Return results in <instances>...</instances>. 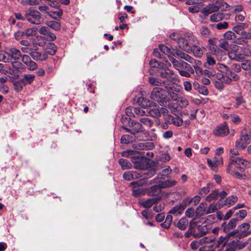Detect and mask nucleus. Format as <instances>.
<instances>
[{
  "mask_svg": "<svg viewBox=\"0 0 251 251\" xmlns=\"http://www.w3.org/2000/svg\"><path fill=\"white\" fill-rule=\"evenodd\" d=\"M155 172L154 170H147V172L144 174L145 175H147V176H143V178H141L138 181H133L130 183L133 188L132 194L134 196L137 197L147 193L146 189L142 188L141 186H147L158 182V177L152 180L148 179L149 178L155 175Z\"/></svg>",
  "mask_w": 251,
  "mask_h": 251,
  "instance_id": "1",
  "label": "nucleus"
},
{
  "mask_svg": "<svg viewBox=\"0 0 251 251\" xmlns=\"http://www.w3.org/2000/svg\"><path fill=\"white\" fill-rule=\"evenodd\" d=\"M221 70L226 71V75L221 73H217L215 76V86L218 89H223L225 84H228L232 80L237 81L239 76L234 72L230 71L228 67L225 65H219Z\"/></svg>",
  "mask_w": 251,
  "mask_h": 251,
  "instance_id": "2",
  "label": "nucleus"
},
{
  "mask_svg": "<svg viewBox=\"0 0 251 251\" xmlns=\"http://www.w3.org/2000/svg\"><path fill=\"white\" fill-rule=\"evenodd\" d=\"M211 228L210 224L197 225L193 222H190L188 232L195 238H199L208 233Z\"/></svg>",
  "mask_w": 251,
  "mask_h": 251,
  "instance_id": "3",
  "label": "nucleus"
},
{
  "mask_svg": "<svg viewBox=\"0 0 251 251\" xmlns=\"http://www.w3.org/2000/svg\"><path fill=\"white\" fill-rule=\"evenodd\" d=\"M251 141V132L246 129L242 130L240 133V138L235 142V147L237 149L244 150Z\"/></svg>",
  "mask_w": 251,
  "mask_h": 251,
  "instance_id": "4",
  "label": "nucleus"
},
{
  "mask_svg": "<svg viewBox=\"0 0 251 251\" xmlns=\"http://www.w3.org/2000/svg\"><path fill=\"white\" fill-rule=\"evenodd\" d=\"M249 49L244 48V50H243V48L233 49L228 52V56L231 59L237 61H243L245 56L251 55V48H250L249 52L247 50Z\"/></svg>",
  "mask_w": 251,
  "mask_h": 251,
  "instance_id": "5",
  "label": "nucleus"
},
{
  "mask_svg": "<svg viewBox=\"0 0 251 251\" xmlns=\"http://www.w3.org/2000/svg\"><path fill=\"white\" fill-rule=\"evenodd\" d=\"M178 47H199L198 40L197 38L191 33H187L184 38L180 37L178 39Z\"/></svg>",
  "mask_w": 251,
  "mask_h": 251,
  "instance_id": "6",
  "label": "nucleus"
},
{
  "mask_svg": "<svg viewBox=\"0 0 251 251\" xmlns=\"http://www.w3.org/2000/svg\"><path fill=\"white\" fill-rule=\"evenodd\" d=\"M229 5L226 3L222 1L220 3L215 2V4H208L203 10V13L204 15L212 12L218 11H224L228 9Z\"/></svg>",
  "mask_w": 251,
  "mask_h": 251,
  "instance_id": "7",
  "label": "nucleus"
},
{
  "mask_svg": "<svg viewBox=\"0 0 251 251\" xmlns=\"http://www.w3.org/2000/svg\"><path fill=\"white\" fill-rule=\"evenodd\" d=\"M166 91L160 87H155L151 93L150 98L163 106L165 103Z\"/></svg>",
  "mask_w": 251,
  "mask_h": 251,
  "instance_id": "8",
  "label": "nucleus"
},
{
  "mask_svg": "<svg viewBox=\"0 0 251 251\" xmlns=\"http://www.w3.org/2000/svg\"><path fill=\"white\" fill-rule=\"evenodd\" d=\"M249 165L250 162L249 161L238 157L231 159L227 168H228L229 169H236L240 171H242L249 167Z\"/></svg>",
  "mask_w": 251,
  "mask_h": 251,
  "instance_id": "9",
  "label": "nucleus"
},
{
  "mask_svg": "<svg viewBox=\"0 0 251 251\" xmlns=\"http://www.w3.org/2000/svg\"><path fill=\"white\" fill-rule=\"evenodd\" d=\"M25 18L28 22L32 24L38 25L41 23L40 12L32 8L26 11Z\"/></svg>",
  "mask_w": 251,
  "mask_h": 251,
  "instance_id": "10",
  "label": "nucleus"
},
{
  "mask_svg": "<svg viewBox=\"0 0 251 251\" xmlns=\"http://www.w3.org/2000/svg\"><path fill=\"white\" fill-rule=\"evenodd\" d=\"M241 239L236 237V238L231 241L227 246L232 251H235L236 250H242L247 246L248 242L246 240H241Z\"/></svg>",
  "mask_w": 251,
  "mask_h": 251,
  "instance_id": "11",
  "label": "nucleus"
},
{
  "mask_svg": "<svg viewBox=\"0 0 251 251\" xmlns=\"http://www.w3.org/2000/svg\"><path fill=\"white\" fill-rule=\"evenodd\" d=\"M238 234L236 236L239 238H244L251 234V225L247 223H244L238 226Z\"/></svg>",
  "mask_w": 251,
  "mask_h": 251,
  "instance_id": "12",
  "label": "nucleus"
},
{
  "mask_svg": "<svg viewBox=\"0 0 251 251\" xmlns=\"http://www.w3.org/2000/svg\"><path fill=\"white\" fill-rule=\"evenodd\" d=\"M173 51L174 48H155L153 54L155 56L160 58H164L166 55L170 58L171 55H173Z\"/></svg>",
  "mask_w": 251,
  "mask_h": 251,
  "instance_id": "13",
  "label": "nucleus"
},
{
  "mask_svg": "<svg viewBox=\"0 0 251 251\" xmlns=\"http://www.w3.org/2000/svg\"><path fill=\"white\" fill-rule=\"evenodd\" d=\"M146 172H147V171H126L123 174V177L128 181L134 179L143 178V176H147V175L144 174Z\"/></svg>",
  "mask_w": 251,
  "mask_h": 251,
  "instance_id": "14",
  "label": "nucleus"
},
{
  "mask_svg": "<svg viewBox=\"0 0 251 251\" xmlns=\"http://www.w3.org/2000/svg\"><path fill=\"white\" fill-rule=\"evenodd\" d=\"M129 126L130 127V128H128L124 126H123V128L127 132H130L133 135H135L138 133L142 132L144 131V127L141 124L140 122L139 123L133 121L129 123Z\"/></svg>",
  "mask_w": 251,
  "mask_h": 251,
  "instance_id": "15",
  "label": "nucleus"
},
{
  "mask_svg": "<svg viewBox=\"0 0 251 251\" xmlns=\"http://www.w3.org/2000/svg\"><path fill=\"white\" fill-rule=\"evenodd\" d=\"M131 162L134 164V168L138 170H144L147 167V161L140 157L133 156L131 158Z\"/></svg>",
  "mask_w": 251,
  "mask_h": 251,
  "instance_id": "16",
  "label": "nucleus"
},
{
  "mask_svg": "<svg viewBox=\"0 0 251 251\" xmlns=\"http://www.w3.org/2000/svg\"><path fill=\"white\" fill-rule=\"evenodd\" d=\"M223 11H218L210 16V20L213 22H218L223 19L228 20L231 16L229 13H223Z\"/></svg>",
  "mask_w": 251,
  "mask_h": 251,
  "instance_id": "17",
  "label": "nucleus"
},
{
  "mask_svg": "<svg viewBox=\"0 0 251 251\" xmlns=\"http://www.w3.org/2000/svg\"><path fill=\"white\" fill-rule=\"evenodd\" d=\"M213 134L216 136H225L229 133V129L226 123L217 126L213 131Z\"/></svg>",
  "mask_w": 251,
  "mask_h": 251,
  "instance_id": "18",
  "label": "nucleus"
},
{
  "mask_svg": "<svg viewBox=\"0 0 251 251\" xmlns=\"http://www.w3.org/2000/svg\"><path fill=\"white\" fill-rule=\"evenodd\" d=\"M238 198L236 196H231L228 197L225 200H220L218 201L219 207L226 206L227 207L234 205L237 201Z\"/></svg>",
  "mask_w": 251,
  "mask_h": 251,
  "instance_id": "19",
  "label": "nucleus"
},
{
  "mask_svg": "<svg viewBox=\"0 0 251 251\" xmlns=\"http://www.w3.org/2000/svg\"><path fill=\"white\" fill-rule=\"evenodd\" d=\"M167 90L168 96L174 101H179L180 97L176 93L178 92L175 86H171L168 84L167 87H165Z\"/></svg>",
  "mask_w": 251,
  "mask_h": 251,
  "instance_id": "20",
  "label": "nucleus"
},
{
  "mask_svg": "<svg viewBox=\"0 0 251 251\" xmlns=\"http://www.w3.org/2000/svg\"><path fill=\"white\" fill-rule=\"evenodd\" d=\"M237 223L233 218L230 220L228 222H224L221 226V228L225 233L229 232L230 230L234 229L237 226Z\"/></svg>",
  "mask_w": 251,
  "mask_h": 251,
  "instance_id": "21",
  "label": "nucleus"
},
{
  "mask_svg": "<svg viewBox=\"0 0 251 251\" xmlns=\"http://www.w3.org/2000/svg\"><path fill=\"white\" fill-rule=\"evenodd\" d=\"M219 65L222 64L220 63L217 64L215 59L213 57H211L209 55H207L206 61L204 65L205 67L207 68H210V67H215L218 70L220 71L221 70V68H220Z\"/></svg>",
  "mask_w": 251,
  "mask_h": 251,
  "instance_id": "22",
  "label": "nucleus"
},
{
  "mask_svg": "<svg viewBox=\"0 0 251 251\" xmlns=\"http://www.w3.org/2000/svg\"><path fill=\"white\" fill-rule=\"evenodd\" d=\"M228 240L229 239L226 235L225 236H221L217 241H215L214 245L212 246H214L215 248H219L221 245H222L221 247L219 249H221V250L225 249L226 247L227 246V245H226V243Z\"/></svg>",
  "mask_w": 251,
  "mask_h": 251,
  "instance_id": "23",
  "label": "nucleus"
},
{
  "mask_svg": "<svg viewBox=\"0 0 251 251\" xmlns=\"http://www.w3.org/2000/svg\"><path fill=\"white\" fill-rule=\"evenodd\" d=\"M173 56L175 57H180L184 58L185 60L190 63H193V61L194 60V59L192 57L188 54L179 51L177 50V48H174V51H173Z\"/></svg>",
  "mask_w": 251,
  "mask_h": 251,
  "instance_id": "24",
  "label": "nucleus"
},
{
  "mask_svg": "<svg viewBox=\"0 0 251 251\" xmlns=\"http://www.w3.org/2000/svg\"><path fill=\"white\" fill-rule=\"evenodd\" d=\"M186 207V205L183 203V201L180 205H177L173 207L170 211L169 214H173L175 216L181 215L184 209Z\"/></svg>",
  "mask_w": 251,
  "mask_h": 251,
  "instance_id": "25",
  "label": "nucleus"
},
{
  "mask_svg": "<svg viewBox=\"0 0 251 251\" xmlns=\"http://www.w3.org/2000/svg\"><path fill=\"white\" fill-rule=\"evenodd\" d=\"M160 187L159 185H154L151 186L150 189H146L147 194L150 196L154 197H160L158 194L160 193Z\"/></svg>",
  "mask_w": 251,
  "mask_h": 251,
  "instance_id": "26",
  "label": "nucleus"
},
{
  "mask_svg": "<svg viewBox=\"0 0 251 251\" xmlns=\"http://www.w3.org/2000/svg\"><path fill=\"white\" fill-rule=\"evenodd\" d=\"M149 82L150 84L153 86H161L167 87L168 84L166 81L161 80L157 78L150 76L149 77Z\"/></svg>",
  "mask_w": 251,
  "mask_h": 251,
  "instance_id": "27",
  "label": "nucleus"
},
{
  "mask_svg": "<svg viewBox=\"0 0 251 251\" xmlns=\"http://www.w3.org/2000/svg\"><path fill=\"white\" fill-rule=\"evenodd\" d=\"M30 55L33 59L36 60H44L47 58L46 52L41 53L37 51L31 52Z\"/></svg>",
  "mask_w": 251,
  "mask_h": 251,
  "instance_id": "28",
  "label": "nucleus"
},
{
  "mask_svg": "<svg viewBox=\"0 0 251 251\" xmlns=\"http://www.w3.org/2000/svg\"><path fill=\"white\" fill-rule=\"evenodd\" d=\"M7 51H9L8 54L14 60H17L21 56V51L17 50V48H7Z\"/></svg>",
  "mask_w": 251,
  "mask_h": 251,
  "instance_id": "29",
  "label": "nucleus"
},
{
  "mask_svg": "<svg viewBox=\"0 0 251 251\" xmlns=\"http://www.w3.org/2000/svg\"><path fill=\"white\" fill-rule=\"evenodd\" d=\"M247 215V213L245 210H240L237 211H235L234 216L236 217L233 218L236 221L237 223H238L239 221L243 220Z\"/></svg>",
  "mask_w": 251,
  "mask_h": 251,
  "instance_id": "30",
  "label": "nucleus"
},
{
  "mask_svg": "<svg viewBox=\"0 0 251 251\" xmlns=\"http://www.w3.org/2000/svg\"><path fill=\"white\" fill-rule=\"evenodd\" d=\"M160 197H153L145 201L142 202V205L146 208L151 207L153 204L155 203L157 201L160 200Z\"/></svg>",
  "mask_w": 251,
  "mask_h": 251,
  "instance_id": "31",
  "label": "nucleus"
},
{
  "mask_svg": "<svg viewBox=\"0 0 251 251\" xmlns=\"http://www.w3.org/2000/svg\"><path fill=\"white\" fill-rule=\"evenodd\" d=\"M29 58L27 55H24L23 57V62L26 64L27 66V69L30 71L35 70L37 68V64L36 63L31 60H29V61H24L25 59H26L27 60Z\"/></svg>",
  "mask_w": 251,
  "mask_h": 251,
  "instance_id": "32",
  "label": "nucleus"
},
{
  "mask_svg": "<svg viewBox=\"0 0 251 251\" xmlns=\"http://www.w3.org/2000/svg\"><path fill=\"white\" fill-rule=\"evenodd\" d=\"M222 207H219V205L218 204V201L217 202L216 204L212 203L210 204V205L207 207V209H205L202 211V214H209L216 211L218 208H221Z\"/></svg>",
  "mask_w": 251,
  "mask_h": 251,
  "instance_id": "33",
  "label": "nucleus"
},
{
  "mask_svg": "<svg viewBox=\"0 0 251 251\" xmlns=\"http://www.w3.org/2000/svg\"><path fill=\"white\" fill-rule=\"evenodd\" d=\"M35 77V75L32 74H25L24 75L23 78H21L23 83L25 85L31 83L34 80Z\"/></svg>",
  "mask_w": 251,
  "mask_h": 251,
  "instance_id": "34",
  "label": "nucleus"
},
{
  "mask_svg": "<svg viewBox=\"0 0 251 251\" xmlns=\"http://www.w3.org/2000/svg\"><path fill=\"white\" fill-rule=\"evenodd\" d=\"M160 76L163 78L169 80L171 76L174 74L173 71L169 69L166 68L161 70L159 72Z\"/></svg>",
  "mask_w": 251,
  "mask_h": 251,
  "instance_id": "35",
  "label": "nucleus"
},
{
  "mask_svg": "<svg viewBox=\"0 0 251 251\" xmlns=\"http://www.w3.org/2000/svg\"><path fill=\"white\" fill-rule=\"evenodd\" d=\"M137 103L139 105L143 107H147L150 106L152 103L149 100L145 99L143 97H140L138 98L137 100Z\"/></svg>",
  "mask_w": 251,
  "mask_h": 251,
  "instance_id": "36",
  "label": "nucleus"
},
{
  "mask_svg": "<svg viewBox=\"0 0 251 251\" xmlns=\"http://www.w3.org/2000/svg\"><path fill=\"white\" fill-rule=\"evenodd\" d=\"M201 201V197L199 196H195L192 199H186L183 201V203L186 205L187 203L192 204L194 205H197Z\"/></svg>",
  "mask_w": 251,
  "mask_h": 251,
  "instance_id": "37",
  "label": "nucleus"
},
{
  "mask_svg": "<svg viewBox=\"0 0 251 251\" xmlns=\"http://www.w3.org/2000/svg\"><path fill=\"white\" fill-rule=\"evenodd\" d=\"M177 182L176 180H165L159 182V185L160 188H166L167 187H172L175 185Z\"/></svg>",
  "mask_w": 251,
  "mask_h": 251,
  "instance_id": "38",
  "label": "nucleus"
},
{
  "mask_svg": "<svg viewBox=\"0 0 251 251\" xmlns=\"http://www.w3.org/2000/svg\"><path fill=\"white\" fill-rule=\"evenodd\" d=\"M38 29L36 27L28 28L23 31L25 37H30L36 35Z\"/></svg>",
  "mask_w": 251,
  "mask_h": 251,
  "instance_id": "39",
  "label": "nucleus"
},
{
  "mask_svg": "<svg viewBox=\"0 0 251 251\" xmlns=\"http://www.w3.org/2000/svg\"><path fill=\"white\" fill-rule=\"evenodd\" d=\"M62 14V11L60 9L56 8L54 10H50L49 16L50 17L57 19L61 17Z\"/></svg>",
  "mask_w": 251,
  "mask_h": 251,
  "instance_id": "40",
  "label": "nucleus"
},
{
  "mask_svg": "<svg viewBox=\"0 0 251 251\" xmlns=\"http://www.w3.org/2000/svg\"><path fill=\"white\" fill-rule=\"evenodd\" d=\"M188 225V220L186 218H182L177 222L176 226L181 230H185Z\"/></svg>",
  "mask_w": 251,
  "mask_h": 251,
  "instance_id": "41",
  "label": "nucleus"
},
{
  "mask_svg": "<svg viewBox=\"0 0 251 251\" xmlns=\"http://www.w3.org/2000/svg\"><path fill=\"white\" fill-rule=\"evenodd\" d=\"M200 32L202 37L207 38L211 35V31L210 29L206 26L202 25L200 27Z\"/></svg>",
  "mask_w": 251,
  "mask_h": 251,
  "instance_id": "42",
  "label": "nucleus"
},
{
  "mask_svg": "<svg viewBox=\"0 0 251 251\" xmlns=\"http://www.w3.org/2000/svg\"><path fill=\"white\" fill-rule=\"evenodd\" d=\"M207 161L209 166L211 167H215L221 163L222 158L219 156L217 157H215L213 160L207 159Z\"/></svg>",
  "mask_w": 251,
  "mask_h": 251,
  "instance_id": "43",
  "label": "nucleus"
},
{
  "mask_svg": "<svg viewBox=\"0 0 251 251\" xmlns=\"http://www.w3.org/2000/svg\"><path fill=\"white\" fill-rule=\"evenodd\" d=\"M119 163L120 164L122 169H128L132 167V164L127 160L121 158L119 160Z\"/></svg>",
  "mask_w": 251,
  "mask_h": 251,
  "instance_id": "44",
  "label": "nucleus"
},
{
  "mask_svg": "<svg viewBox=\"0 0 251 251\" xmlns=\"http://www.w3.org/2000/svg\"><path fill=\"white\" fill-rule=\"evenodd\" d=\"M169 58L172 62L173 66L175 67L176 69L178 70V72L182 70V61L179 62L178 60H176L175 58L173 57V55H171V57Z\"/></svg>",
  "mask_w": 251,
  "mask_h": 251,
  "instance_id": "45",
  "label": "nucleus"
},
{
  "mask_svg": "<svg viewBox=\"0 0 251 251\" xmlns=\"http://www.w3.org/2000/svg\"><path fill=\"white\" fill-rule=\"evenodd\" d=\"M247 27L246 25L244 23H240L238 25L234 26L233 28V30L234 32L238 34H243L244 29Z\"/></svg>",
  "mask_w": 251,
  "mask_h": 251,
  "instance_id": "46",
  "label": "nucleus"
},
{
  "mask_svg": "<svg viewBox=\"0 0 251 251\" xmlns=\"http://www.w3.org/2000/svg\"><path fill=\"white\" fill-rule=\"evenodd\" d=\"M235 170L236 169H229V168H227V171L228 173H230L232 176L240 179H243L245 177L244 175L241 174L239 172H236Z\"/></svg>",
  "mask_w": 251,
  "mask_h": 251,
  "instance_id": "47",
  "label": "nucleus"
},
{
  "mask_svg": "<svg viewBox=\"0 0 251 251\" xmlns=\"http://www.w3.org/2000/svg\"><path fill=\"white\" fill-rule=\"evenodd\" d=\"M47 25L55 30H59L61 27V24L56 21H49L47 22Z\"/></svg>",
  "mask_w": 251,
  "mask_h": 251,
  "instance_id": "48",
  "label": "nucleus"
},
{
  "mask_svg": "<svg viewBox=\"0 0 251 251\" xmlns=\"http://www.w3.org/2000/svg\"><path fill=\"white\" fill-rule=\"evenodd\" d=\"M173 220V216L170 214L166 218L165 222L161 224V226L163 227L168 228L170 227Z\"/></svg>",
  "mask_w": 251,
  "mask_h": 251,
  "instance_id": "49",
  "label": "nucleus"
},
{
  "mask_svg": "<svg viewBox=\"0 0 251 251\" xmlns=\"http://www.w3.org/2000/svg\"><path fill=\"white\" fill-rule=\"evenodd\" d=\"M33 43L35 45H38L39 46H43L45 44V40L44 38L41 36H37L34 39Z\"/></svg>",
  "mask_w": 251,
  "mask_h": 251,
  "instance_id": "50",
  "label": "nucleus"
},
{
  "mask_svg": "<svg viewBox=\"0 0 251 251\" xmlns=\"http://www.w3.org/2000/svg\"><path fill=\"white\" fill-rule=\"evenodd\" d=\"M13 85L14 86V89L18 92L21 91L23 89V86H25V85L23 83L21 79L18 81H15L13 83Z\"/></svg>",
  "mask_w": 251,
  "mask_h": 251,
  "instance_id": "51",
  "label": "nucleus"
},
{
  "mask_svg": "<svg viewBox=\"0 0 251 251\" xmlns=\"http://www.w3.org/2000/svg\"><path fill=\"white\" fill-rule=\"evenodd\" d=\"M140 123L144 124L148 127H151L153 124V122L149 118L143 117L140 119Z\"/></svg>",
  "mask_w": 251,
  "mask_h": 251,
  "instance_id": "52",
  "label": "nucleus"
},
{
  "mask_svg": "<svg viewBox=\"0 0 251 251\" xmlns=\"http://www.w3.org/2000/svg\"><path fill=\"white\" fill-rule=\"evenodd\" d=\"M159 108H153L149 111V114L153 117H159L160 116V112Z\"/></svg>",
  "mask_w": 251,
  "mask_h": 251,
  "instance_id": "53",
  "label": "nucleus"
},
{
  "mask_svg": "<svg viewBox=\"0 0 251 251\" xmlns=\"http://www.w3.org/2000/svg\"><path fill=\"white\" fill-rule=\"evenodd\" d=\"M194 55L198 58H200L203 54V51L202 48H192V50Z\"/></svg>",
  "mask_w": 251,
  "mask_h": 251,
  "instance_id": "54",
  "label": "nucleus"
},
{
  "mask_svg": "<svg viewBox=\"0 0 251 251\" xmlns=\"http://www.w3.org/2000/svg\"><path fill=\"white\" fill-rule=\"evenodd\" d=\"M218 195V190L214 191L213 192L210 193L208 196H207L206 198V201L210 202L212 201L213 199L216 198Z\"/></svg>",
  "mask_w": 251,
  "mask_h": 251,
  "instance_id": "55",
  "label": "nucleus"
},
{
  "mask_svg": "<svg viewBox=\"0 0 251 251\" xmlns=\"http://www.w3.org/2000/svg\"><path fill=\"white\" fill-rule=\"evenodd\" d=\"M207 204L205 203H201L199 207L197 208V212L199 215H205L206 214H202L203 212L202 211L205 209H207V207L206 206Z\"/></svg>",
  "mask_w": 251,
  "mask_h": 251,
  "instance_id": "56",
  "label": "nucleus"
},
{
  "mask_svg": "<svg viewBox=\"0 0 251 251\" xmlns=\"http://www.w3.org/2000/svg\"><path fill=\"white\" fill-rule=\"evenodd\" d=\"M194 62L196 65L194 66V68L197 74H201L202 72V69L201 67H199L198 65L201 64V62L199 60H195Z\"/></svg>",
  "mask_w": 251,
  "mask_h": 251,
  "instance_id": "57",
  "label": "nucleus"
},
{
  "mask_svg": "<svg viewBox=\"0 0 251 251\" xmlns=\"http://www.w3.org/2000/svg\"><path fill=\"white\" fill-rule=\"evenodd\" d=\"M133 110L134 113V117H135L136 115L143 116L145 114V111L140 108L133 107Z\"/></svg>",
  "mask_w": 251,
  "mask_h": 251,
  "instance_id": "58",
  "label": "nucleus"
},
{
  "mask_svg": "<svg viewBox=\"0 0 251 251\" xmlns=\"http://www.w3.org/2000/svg\"><path fill=\"white\" fill-rule=\"evenodd\" d=\"M235 37V33L232 31H228L224 34V38L226 40H230Z\"/></svg>",
  "mask_w": 251,
  "mask_h": 251,
  "instance_id": "59",
  "label": "nucleus"
},
{
  "mask_svg": "<svg viewBox=\"0 0 251 251\" xmlns=\"http://www.w3.org/2000/svg\"><path fill=\"white\" fill-rule=\"evenodd\" d=\"M189 12L195 13H198L201 10V7L199 5H194L190 6L188 8Z\"/></svg>",
  "mask_w": 251,
  "mask_h": 251,
  "instance_id": "60",
  "label": "nucleus"
},
{
  "mask_svg": "<svg viewBox=\"0 0 251 251\" xmlns=\"http://www.w3.org/2000/svg\"><path fill=\"white\" fill-rule=\"evenodd\" d=\"M235 213V208H233L226 213V214L224 216V220H227L229 219L232 215L234 216Z\"/></svg>",
  "mask_w": 251,
  "mask_h": 251,
  "instance_id": "61",
  "label": "nucleus"
},
{
  "mask_svg": "<svg viewBox=\"0 0 251 251\" xmlns=\"http://www.w3.org/2000/svg\"><path fill=\"white\" fill-rule=\"evenodd\" d=\"M172 172V169L169 166H167L166 168L163 169L160 173L162 176H167Z\"/></svg>",
  "mask_w": 251,
  "mask_h": 251,
  "instance_id": "62",
  "label": "nucleus"
},
{
  "mask_svg": "<svg viewBox=\"0 0 251 251\" xmlns=\"http://www.w3.org/2000/svg\"><path fill=\"white\" fill-rule=\"evenodd\" d=\"M203 239L204 240V244H209L213 242H215L216 237L214 236H210L203 237Z\"/></svg>",
  "mask_w": 251,
  "mask_h": 251,
  "instance_id": "63",
  "label": "nucleus"
},
{
  "mask_svg": "<svg viewBox=\"0 0 251 251\" xmlns=\"http://www.w3.org/2000/svg\"><path fill=\"white\" fill-rule=\"evenodd\" d=\"M131 141V137L128 135H124L121 139V143L123 144H128Z\"/></svg>",
  "mask_w": 251,
  "mask_h": 251,
  "instance_id": "64",
  "label": "nucleus"
}]
</instances>
